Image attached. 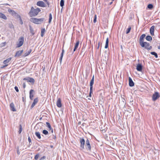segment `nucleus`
Returning <instances> with one entry per match:
<instances>
[{
    "mask_svg": "<svg viewBox=\"0 0 160 160\" xmlns=\"http://www.w3.org/2000/svg\"><path fill=\"white\" fill-rule=\"evenodd\" d=\"M29 27L30 32L32 33V35H33L35 33L34 32L33 28L30 25L29 26Z\"/></svg>",
    "mask_w": 160,
    "mask_h": 160,
    "instance_id": "a878e982",
    "label": "nucleus"
},
{
    "mask_svg": "<svg viewBox=\"0 0 160 160\" xmlns=\"http://www.w3.org/2000/svg\"><path fill=\"white\" fill-rule=\"evenodd\" d=\"M112 1L111 2H109V3L108 5H111L112 4Z\"/></svg>",
    "mask_w": 160,
    "mask_h": 160,
    "instance_id": "bf43d9fd",
    "label": "nucleus"
},
{
    "mask_svg": "<svg viewBox=\"0 0 160 160\" xmlns=\"http://www.w3.org/2000/svg\"><path fill=\"white\" fill-rule=\"evenodd\" d=\"M34 91L32 89H31L30 91L29 92V97L30 98L31 100H33V98L34 96L33 94V93L34 92Z\"/></svg>",
    "mask_w": 160,
    "mask_h": 160,
    "instance_id": "6ab92c4d",
    "label": "nucleus"
},
{
    "mask_svg": "<svg viewBox=\"0 0 160 160\" xmlns=\"http://www.w3.org/2000/svg\"><path fill=\"white\" fill-rule=\"evenodd\" d=\"M64 0H61L60 2V6L61 7H63L64 5Z\"/></svg>",
    "mask_w": 160,
    "mask_h": 160,
    "instance_id": "e433bc0d",
    "label": "nucleus"
},
{
    "mask_svg": "<svg viewBox=\"0 0 160 160\" xmlns=\"http://www.w3.org/2000/svg\"><path fill=\"white\" fill-rule=\"evenodd\" d=\"M23 50L17 51L16 52L15 55L14 56L15 57H18L20 56H21L22 54L23 53Z\"/></svg>",
    "mask_w": 160,
    "mask_h": 160,
    "instance_id": "4468645a",
    "label": "nucleus"
},
{
    "mask_svg": "<svg viewBox=\"0 0 160 160\" xmlns=\"http://www.w3.org/2000/svg\"><path fill=\"white\" fill-rule=\"evenodd\" d=\"M28 140L29 142V144H30V143L31 142V139L29 136L28 137Z\"/></svg>",
    "mask_w": 160,
    "mask_h": 160,
    "instance_id": "49530a36",
    "label": "nucleus"
},
{
    "mask_svg": "<svg viewBox=\"0 0 160 160\" xmlns=\"http://www.w3.org/2000/svg\"><path fill=\"white\" fill-rule=\"evenodd\" d=\"M42 117H41V118H39V120H42Z\"/></svg>",
    "mask_w": 160,
    "mask_h": 160,
    "instance_id": "774afa93",
    "label": "nucleus"
},
{
    "mask_svg": "<svg viewBox=\"0 0 160 160\" xmlns=\"http://www.w3.org/2000/svg\"><path fill=\"white\" fill-rule=\"evenodd\" d=\"M1 5H8V4L7 3H5V4H1Z\"/></svg>",
    "mask_w": 160,
    "mask_h": 160,
    "instance_id": "680f3d73",
    "label": "nucleus"
},
{
    "mask_svg": "<svg viewBox=\"0 0 160 160\" xmlns=\"http://www.w3.org/2000/svg\"><path fill=\"white\" fill-rule=\"evenodd\" d=\"M155 26H152L150 29V32L152 36L154 35V30Z\"/></svg>",
    "mask_w": 160,
    "mask_h": 160,
    "instance_id": "a211bd4d",
    "label": "nucleus"
},
{
    "mask_svg": "<svg viewBox=\"0 0 160 160\" xmlns=\"http://www.w3.org/2000/svg\"><path fill=\"white\" fill-rule=\"evenodd\" d=\"M160 97L159 93L158 92H155L152 96V99L153 101H156Z\"/></svg>",
    "mask_w": 160,
    "mask_h": 160,
    "instance_id": "6e6552de",
    "label": "nucleus"
},
{
    "mask_svg": "<svg viewBox=\"0 0 160 160\" xmlns=\"http://www.w3.org/2000/svg\"><path fill=\"white\" fill-rule=\"evenodd\" d=\"M131 30V27L130 26H129L128 27V28L127 29L126 32V34H127L129 33L130 31V30Z\"/></svg>",
    "mask_w": 160,
    "mask_h": 160,
    "instance_id": "c9c22d12",
    "label": "nucleus"
},
{
    "mask_svg": "<svg viewBox=\"0 0 160 160\" xmlns=\"http://www.w3.org/2000/svg\"><path fill=\"white\" fill-rule=\"evenodd\" d=\"M41 11V10L39 8H38L35 9L32 6L28 14L30 17H35L38 14L39 12Z\"/></svg>",
    "mask_w": 160,
    "mask_h": 160,
    "instance_id": "f257e3e1",
    "label": "nucleus"
},
{
    "mask_svg": "<svg viewBox=\"0 0 160 160\" xmlns=\"http://www.w3.org/2000/svg\"><path fill=\"white\" fill-rule=\"evenodd\" d=\"M79 40H78L77 41L76 43L75 44L74 48L73 49V52H75L76 50L78 48L79 44Z\"/></svg>",
    "mask_w": 160,
    "mask_h": 160,
    "instance_id": "412c9836",
    "label": "nucleus"
},
{
    "mask_svg": "<svg viewBox=\"0 0 160 160\" xmlns=\"http://www.w3.org/2000/svg\"><path fill=\"white\" fill-rule=\"evenodd\" d=\"M17 153H18V154H20V152L19 151V149H17Z\"/></svg>",
    "mask_w": 160,
    "mask_h": 160,
    "instance_id": "5fc2aeb1",
    "label": "nucleus"
},
{
    "mask_svg": "<svg viewBox=\"0 0 160 160\" xmlns=\"http://www.w3.org/2000/svg\"><path fill=\"white\" fill-rule=\"evenodd\" d=\"M29 78L30 77H27V78H23V80H26L28 82H29Z\"/></svg>",
    "mask_w": 160,
    "mask_h": 160,
    "instance_id": "c03bdc74",
    "label": "nucleus"
},
{
    "mask_svg": "<svg viewBox=\"0 0 160 160\" xmlns=\"http://www.w3.org/2000/svg\"><path fill=\"white\" fill-rule=\"evenodd\" d=\"M150 53L152 55L154 56L156 58H157L158 57L157 53L155 52H150Z\"/></svg>",
    "mask_w": 160,
    "mask_h": 160,
    "instance_id": "c756f323",
    "label": "nucleus"
},
{
    "mask_svg": "<svg viewBox=\"0 0 160 160\" xmlns=\"http://www.w3.org/2000/svg\"><path fill=\"white\" fill-rule=\"evenodd\" d=\"M6 42H5L1 43V47H3L5 45Z\"/></svg>",
    "mask_w": 160,
    "mask_h": 160,
    "instance_id": "37998d69",
    "label": "nucleus"
},
{
    "mask_svg": "<svg viewBox=\"0 0 160 160\" xmlns=\"http://www.w3.org/2000/svg\"><path fill=\"white\" fill-rule=\"evenodd\" d=\"M51 132L53 133V129H52H52H51Z\"/></svg>",
    "mask_w": 160,
    "mask_h": 160,
    "instance_id": "052dcab7",
    "label": "nucleus"
},
{
    "mask_svg": "<svg viewBox=\"0 0 160 160\" xmlns=\"http://www.w3.org/2000/svg\"><path fill=\"white\" fill-rule=\"evenodd\" d=\"M50 147L51 148H52L53 147V145H50Z\"/></svg>",
    "mask_w": 160,
    "mask_h": 160,
    "instance_id": "338daca9",
    "label": "nucleus"
},
{
    "mask_svg": "<svg viewBox=\"0 0 160 160\" xmlns=\"http://www.w3.org/2000/svg\"><path fill=\"white\" fill-rule=\"evenodd\" d=\"M39 153L37 154L34 157V159L35 160H37L39 157Z\"/></svg>",
    "mask_w": 160,
    "mask_h": 160,
    "instance_id": "ea45409f",
    "label": "nucleus"
},
{
    "mask_svg": "<svg viewBox=\"0 0 160 160\" xmlns=\"http://www.w3.org/2000/svg\"><path fill=\"white\" fill-rule=\"evenodd\" d=\"M57 105L58 108H61L62 106L61 99L60 98H58L57 101Z\"/></svg>",
    "mask_w": 160,
    "mask_h": 160,
    "instance_id": "2eb2a0df",
    "label": "nucleus"
},
{
    "mask_svg": "<svg viewBox=\"0 0 160 160\" xmlns=\"http://www.w3.org/2000/svg\"><path fill=\"white\" fill-rule=\"evenodd\" d=\"M147 7L148 9H151L153 8V5L152 4H149L148 5Z\"/></svg>",
    "mask_w": 160,
    "mask_h": 160,
    "instance_id": "f704fd0d",
    "label": "nucleus"
},
{
    "mask_svg": "<svg viewBox=\"0 0 160 160\" xmlns=\"http://www.w3.org/2000/svg\"><path fill=\"white\" fill-rule=\"evenodd\" d=\"M96 20H97V15L96 14L94 15V19L93 20L94 23H95L96 22Z\"/></svg>",
    "mask_w": 160,
    "mask_h": 160,
    "instance_id": "a19ab883",
    "label": "nucleus"
},
{
    "mask_svg": "<svg viewBox=\"0 0 160 160\" xmlns=\"http://www.w3.org/2000/svg\"><path fill=\"white\" fill-rule=\"evenodd\" d=\"M122 101L123 102V104H124V105H125V104H126V100H125V99L124 98H122Z\"/></svg>",
    "mask_w": 160,
    "mask_h": 160,
    "instance_id": "09e8293b",
    "label": "nucleus"
},
{
    "mask_svg": "<svg viewBox=\"0 0 160 160\" xmlns=\"http://www.w3.org/2000/svg\"><path fill=\"white\" fill-rule=\"evenodd\" d=\"M143 43L144 45H141V46L142 48H144L145 49L148 50H150L152 49V46H150V44L148 42H145Z\"/></svg>",
    "mask_w": 160,
    "mask_h": 160,
    "instance_id": "20e7f679",
    "label": "nucleus"
},
{
    "mask_svg": "<svg viewBox=\"0 0 160 160\" xmlns=\"http://www.w3.org/2000/svg\"><path fill=\"white\" fill-rule=\"evenodd\" d=\"M29 82L34 83L35 82V80L33 78L30 77Z\"/></svg>",
    "mask_w": 160,
    "mask_h": 160,
    "instance_id": "72a5a7b5",
    "label": "nucleus"
},
{
    "mask_svg": "<svg viewBox=\"0 0 160 160\" xmlns=\"http://www.w3.org/2000/svg\"><path fill=\"white\" fill-rule=\"evenodd\" d=\"M44 19V18H30V20L31 22L35 24H39L42 22Z\"/></svg>",
    "mask_w": 160,
    "mask_h": 160,
    "instance_id": "f03ea898",
    "label": "nucleus"
},
{
    "mask_svg": "<svg viewBox=\"0 0 160 160\" xmlns=\"http://www.w3.org/2000/svg\"><path fill=\"white\" fill-rule=\"evenodd\" d=\"M42 133L45 135H48L49 133L48 131L46 130H43L42 131Z\"/></svg>",
    "mask_w": 160,
    "mask_h": 160,
    "instance_id": "2f4dec72",
    "label": "nucleus"
},
{
    "mask_svg": "<svg viewBox=\"0 0 160 160\" xmlns=\"http://www.w3.org/2000/svg\"><path fill=\"white\" fill-rule=\"evenodd\" d=\"M129 86L131 87L133 86L134 85V84L133 81H132V78L130 77L129 78Z\"/></svg>",
    "mask_w": 160,
    "mask_h": 160,
    "instance_id": "f3484780",
    "label": "nucleus"
},
{
    "mask_svg": "<svg viewBox=\"0 0 160 160\" xmlns=\"http://www.w3.org/2000/svg\"><path fill=\"white\" fill-rule=\"evenodd\" d=\"M31 51H32L31 49H30L28 51H26V52L24 54V57H25L28 56V55H29L31 53Z\"/></svg>",
    "mask_w": 160,
    "mask_h": 160,
    "instance_id": "5701e85b",
    "label": "nucleus"
},
{
    "mask_svg": "<svg viewBox=\"0 0 160 160\" xmlns=\"http://www.w3.org/2000/svg\"><path fill=\"white\" fill-rule=\"evenodd\" d=\"M8 11L16 18H18V17H20V15L16 12L14 10L9 8L8 10Z\"/></svg>",
    "mask_w": 160,
    "mask_h": 160,
    "instance_id": "423d86ee",
    "label": "nucleus"
},
{
    "mask_svg": "<svg viewBox=\"0 0 160 160\" xmlns=\"http://www.w3.org/2000/svg\"><path fill=\"white\" fill-rule=\"evenodd\" d=\"M146 36V35L144 34H142L140 37L139 40V43L140 45H144V38Z\"/></svg>",
    "mask_w": 160,
    "mask_h": 160,
    "instance_id": "1a4fd4ad",
    "label": "nucleus"
},
{
    "mask_svg": "<svg viewBox=\"0 0 160 160\" xmlns=\"http://www.w3.org/2000/svg\"><path fill=\"white\" fill-rule=\"evenodd\" d=\"M26 84H25V83H23V85H22L23 88H25L26 87Z\"/></svg>",
    "mask_w": 160,
    "mask_h": 160,
    "instance_id": "3c124183",
    "label": "nucleus"
},
{
    "mask_svg": "<svg viewBox=\"0 0 160 160\" xmlns=\"http://www.w3.org/2000/svg\"><path fill=\"white\" fill-rule=\"evenodd\" d=\"M10 107L11 110L13 112L16 111V110L14 108V105L13 103H11L10 105Z\"/></svg>",
    "mask_w": 160,
    "mask_h": 160,
    "instance_id": "aec40b11",
    "label": "nucleus"
},
{
    "mask_svg": "<svg viewBox=\"0 0 160 160\" xmlns=\"http://www.w3.org/2000/svg\"><path fill=\"white\" fill-rule=\"evenodd\" d=\"M46 158V157L45 156H43L39 160H42L45 159Z\"/></svg>",
    "mask_w": 160,
    "mask_h": 160,
    "instance_id": "8fccbe9b",
    "label": "nucleus"
},
{
    "mask_svg": "<svg viewBox=\"0 0 160 160\" xmlns=\"http://www.w3.org/2000/svg\"><path fill=\"white\" fill-rule=\"evenodd\" d=\"M24 38L23 37H20L18 39V42L17 43V47L19 48L22 46L24 42Z\"/></svg>",
    "mask_w": 160,
    "mask_h": 160,
    "instance_id": "39448f33",
    "label": "nucleus"
},
{
    "mask_svg": "<svg viewBox=\"0 0 160 160\" xmlns=\"http://www.w3.org/2000/svg\"><path fill=\"white\" fill-rule=\"evenodd\" d=\"M52 135L53 136V137L52 138H50V137H49L48 138H50V140H52V139H54V140H55L56 138V134H52Z\"/></svg>",
    "mask_w": 160,
    "mask_h": 160,
    "instance_id": "4c0bfd02",
    "label": "nucleus"
},
{
    "mask_svg": "<svg viewBox=\"0 0 160 160\" xmlns=\"http://www.w3.org/2000/svg\"><path fill=\"white\" fill-rule=\"evenodd\" d=\"M100 45V42H99L98 43V48H97L98 49L99 48Z\"/></svg>",
    "mask_w": 160,
    "mask_h": 160,
    "instance_id": "4d7b16f0",
    "label": "nucleus"
},
{
    "mask_svg": "<svg viewBox=\"0 0 160 160\" xmlns=\"http://www.w3.org/2000/svg\"><path fill=\"white\" fill-rule=\"evenodd\" d=\"M1 18L5 20H6L7 19V18L6 16L3 14L1 13Z\"/></svg>",
    "mask_w": 160,
    "mask_h": 160,
    "instance_id": "7c9ffc66",
    "label": "nucleus"
},
{
    "mask_svg": "<svg viewBox=\"0 0 160 160\" xmlns=\"http://www.w3.org/2000/svg\"><path fill=\"white\" fill-rule=\"evenodd\" d=\"M94 75H93L90 83L91 92L92 91V89H93V85L94 84Z\"/></svg>",
    "mask_w": 160,
    "mask_h": 160,
    "instance_id": "f8f14e48",
    "label": "nucleus"
},
{
    "mask_svg": "<svg viewBox=\"0 0 160 160\" xmlns=\"http://www.w3.org/2000/svg\"><path fill=\"white\" fill-rule=\"evenodd\" d=\"M37 5L38 6L42 7H46V5L44 2L42 1H39L37 3Z\"/></svg>",
    "mask_w": 160,
    "mask_h": 160,
    "instance_id": "9b49d317",
    "label": "nucleus"
},
{
    "mask_svg": "<svg viewBox=\"0 0 160 160\" xmlns=\"http://www.w3.org/2000/svg\"><path fill=\"white\" fill-rule=\"evenodd\" d=\"M11 58H10L4 61L3 63L5 65L3 66H1V68H3L5 67H7L8 65V64H7L9 62V61H11Z\"/></svg>",
    "mask_w": 160,
    "mask_h": 160,
    "instance_id": "9d476101",
    "label": "nucleus"
},
{
    "mask_svg": "<svg viewBox=\"0 0 160 160\" xmlns=\"http://www.w3.org/2000/svg\"><path fill=\"white\" fill-rule=\"evenodd\" d=\"M9 27L11 28H14V26L11 23L9 24Z\"/></svg>",
    "mask_w": 160,
    "mask_h": 160,
    "instance_id": "de8ad7c7",
    "label": "nucleus"
},
{
    "mask_svg": "<svg viewBox=\"0 0 160 160\" xmlns=\"http://www.w3.org/2000/svg\"><path fill=\"white\" fill-rule=\"evenodd\" d=\"M35 134L38 139H40L41 138L40 133L39 132H36Z\"/></svg>",
    "mask_w": 160,
    "mask_h": 160,
    "instance_id": "b1692460",
    "label": "nucleus"
},
{
    "mask_svg": "<svg viewBox=\"0 0 160 160\" xmlns=\"http://www.w3.org/2000/svg\"><path fill=\"white\" fill-rule=\"evenodd\" d=\"M64 52V51L63 48H62V52L61 53V56H60V58L59 59L60 62V63H61V62H62V58H63V56Z\"/></svg>",
    "mask_w": 160,
    "mask_h": 160,
    "instance_id": "4be33fe9",
    "label": "nucleus"
},
{
    "mask_svg": "<svg viewBox=\"0 0 160 160\" xmlns=\"http://www.w3.org/2000/svg\"><path fill=\"white\" fill-rule=\"evenodd\" d=\"M78 125H80L81 124V122L80 121L78 122Z\"/></svg>",
    "mask_w": 160,
    "mask_h": 160,
    "instance_id": "e2e57ef3",
    "label": "nucleus"
},
{
    "mask_svg": "<svg viewBox=\"0 0 160 160\" xmlns=\"http://www.w3.org/2000/svg\"><path fill=\"white\" fill-rule=\"evenodd\" d=\"M108 42H109V39H108V38H107L106 41L105 45V48H107L108 47Z\"/></svg>",
    "mask_w": 160,
    "mask_h": 160,
    "instance_id": "393cba45",
    "label": "nucleus"
},
{
    "mask_svg": "<svg viewBox=\"0 0 160 160\" xmlns=\"http://www.w3.org/2000/svg\"><path fill=\"white\" fill-rule=\"evenodd\" d=\"M38 102V98H35L34 99L33 102L31 106V108H32L35 105V104Z\"/></svg>",
    "mask_w": 160,
    "mask_h": 160,
    "instance_id": "dca6fc26",
    "label": "nucleus"
},
{
    "mask_svg": "<svg viewBox=\"0 0 160 160\" xmlns=\"http://www.w3.org/2000/svg\"><path fill=\"white\" fill-rule=\"evenodd\" d=\"M22 125L21 124H20L19 125V131H18L19 133V134H20L21 133V132L22 131Z\"/></svg>",
    "mask_w": 160,
    "mask_h": 160,
    "instance_id": "58836bf2",
    "label": "nucleus"
},
{
    "mask_svg": "<svg viewBox=\"0 0 160 160\" xmlns=\"http://www.w3.org/2000/svg\"><path fill=\"white\" fill-rule=\"evenodd\" d=\"M18 18H19V20H20V23L21 25H22L23 23V22L20 16V17H18Z\"/></svg>",
    "mask_w": 160,
    "mask_h": 160,
    "instance_id": "79ce46f5",
    "label": "nucleus"
},
{
    "mask_svg": "<svg viewBox=\"0 0 160 160\" xmlns=\"http://www.w3.org/2000/svg\"><path fill=\"white\" fill-rule=\"evenodd\" d=\"M43 1L46 2L48 1V0H43Z\"/></svg>",
    "mask_w": 160,
    "mask_h": 160,
    "instance_id": "0e129e2a",
    "label": "nucleus"
},
{
    "mask_svg": "<svg viewBox=\"0 0 160 160\" xmlns=\"http://www.w3.org/2000/svg\"><path fill=\"white\" fill-rule=\"evenodd\" d=\"M46 127L48 128V130H51V129H52V127H51V126L50 123L49 122H46Z\"/></svg>",
    "mask_w": 160,
    "mask_h": 160,
    "instance_id": "bb28decb",
    "label": "nucleus"
},
{
    "mask_svg": "<svg viewBox=\"0 0 160 160\" xmlns=\"http://www.w3.org/2000/svg\"><path fill=\"white\" fill-rule=\"evenodd\" d=\"M52 19V15L51 13H50L49 14V21H48V23H51Z\"/></svg>",
    "mask_w": 160,
    "mask_h": 160,
    "instance_id": "473e14b6",
    "label": "nucleus"
},
{
    "mask_svg": "<svg viewBox=\"0 0 160 160\" xmlns=\"http://www.w3.org/2000/svg\"><path fill=\"white\" fill-rule=\"evenodd\" d=\"M80 143V147L81 149H83L84 148V146L85 143V141L83 138H79Z\"/></svg>",
    "mask_w": 160,
    "mask_h": 160,
    "instance_id": "0eeeda50",
    "label": "nucleus"
},
{
    "mask_svg": "<svg viewBox=\"0 0 160 160\" xmlns=\"http://www.w3.org/2000/svg\"><path fill=\"white\" fill-rule=\"evenodd\" d=\"M45 32V30L44 28H42L41 30V37H43L44 36V33Z\"/></svg>",
    "mask_w": 160,
    "mask_h": 160,
    "instance_id": "c85d7f7f",
    "label": "nucleus"
},
{
    "mask_svg": "<svg viewBox=\"0 0 160 160\" xmlns=\"http://www.w3.org/2000/svg\"><path fill=\"white\" fill-rule=\"evenodd\" d=\"M22 101L23 102H25V100L24 99V97H22Z\"/></svg>",
    "mask_w": 160,
    "mask_h": 160,
    "instance_id": "864d4df0",
    "label": "nucleus"
},
{
    "mask_svg": "<svg viewBox=\"0 0 160 160\" xmlns=\"http://www.w3.org/2000/svg\"><path fill=\"white\" fill-rule=\"evenodd\" d=\"M86 124V123H82V126H85V125Z\"/></svg>",
    "mask_w": 160,
    "mask_h": 160,
    "instance_id": "13d9d810",
    "label": "nucleus"
},
{
    "mask_svg": "<svg viewBox=\"0 0 160 160\" xmlns=\"http://www.w3.org/2000/svg\"><path fill=\"white\" fill-rule=\"evenodd\" d=\"M47 4L48 5V7H49V3L48 1L47 2H46Z\"/></svg>",
    "mask_w": 160,
    "mask_h": 160,
    "instance_id": "6e6d98bb",
    "label": "nucleus"
},
{
    "mask_svg": "<svg viewBox=\"0 0 160 160\" xmlns=\"http://www.w3.org/2000/svg\"><path fill=\"white\" fill-rule=\"evenodd\" d=\"M86 138L87 139L86 140V144L85 145V147L87 150L91 151V148L90 144V140L87 137H86Z\"/></svg>",
    "mask_w": 160,
    "mask_h": 160,
    "instance_id": "7ed1b4c3",
    "label": "nucleus"
},
{
    "mask_svg": "<svg viewBox=\"0 0 160 160\" xmlns=\"http://www.w3.org/2000/svg\"><path fill=\"white\" fill-rule=\"evenodd\" d=\"M146 39L147 41H151L152 40V38L149 35H148L146 37Z\"/></svg>",
    "mask_w": 160,
    "mask_h": 160,
    "instance_id": "cd10ccee",
    "label": "nucleus"
},
{
    "mask_svg": "<svg viewBox=\"0 0 160 160\" xmlns=\"http://www.w3.org/2000/svg\"><path fill=\"white\" fill-rule=\"evenodd\" d=\"M14 89L17 92H19V90H18V88L17 86H15L14 87Z\"/></svg>",
    "mask_w": 160,
    "mask_h": 160,
    "instance_id": "a18cd8bd",
    "label": "nucleus"
},
{
    "mask_svg": "<svg viewBox=\"0 0 160 160\" xmlns=\"http://www.w3.org/2000/svg\"><path fill=\"white\" fill-rule=\"evenodd\" d=\"M158 49H160V45L159 46H158Z\"/></svg>",
    "mask_w": 160,
    "mask_h": 160,
    "instance_id": "69168bd1",
    "label": "nucleus"
},
{
    "mask_svg": "<svg viewBox=\"0 0 160 160\" xmlns=\"http://www.w3.org/2000/svg\"><path fill=\"white\" fill-rule=\"evenodd\" d=\"M93 92V89H92V91L91 92L90 89V92H89V96L91 97V94Z\"/></svg>",
    "mask_w": 160,
    "mask_h": 160,
    "instance_id": "603ef678",
    "label": "nucleus"
},
{
    "mask_svg": "<svg viewBox=\"0 0 160 160\" xmlns=\"http://www.w3.org/2000/svg\"><path fill=\"white\" fill-rule=\"evenodd\" d=\"M143 66L140 63H138L137 65L136 69L138 71L141 72L142 71Z\"/></svg>",
    "mask_w": 160,
    "mask_h": 160,
    "instance_id": "ddd939ff",
    "label": "nucleus"
}]
</instances>
